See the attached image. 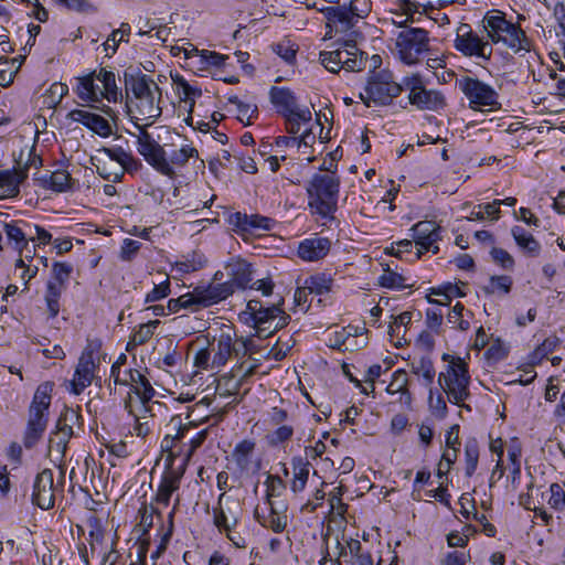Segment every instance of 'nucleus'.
Returning <instances> with one entry per match:
<instances>
[{"mask_svg": "<svg viewBox=\"0 0 565 565\" xmlns=\"http://www.w3.org/2000/svg\"><path fill=\"white\" fill-rule=\"evenodd\" d=\"M160 324L159 320H152L147 323H141L135 333L131 335L127 350L129 351L130 345L137 347L148 342L154 333V329Z\"/></svg>", "mask_w": 565, "mask_h": 565, "instance_id": "a19ab883", "label": "nucleus"}, {"mask_svg": "<svg viewBox=\"0 0 565 565\" xmlns=\"http://www.w3.org/2000/svg\"><path fill=\"white\" fill-rule=\"evenodd\" d=\"M306 189L309 206L324 218L332 217L338 207L339 177L333 172L316 173Z\"/></svg>", "mask_w": 565, "mask_h": 565, "instance_id": "39448f33", "label": "nucleus"}, {"mask_svg": "<svg viewBox=\"0 0 565 565\" xmlns=\"http://www.w3.org/2000/svg\"><path fill=\"white\" fill-rule=\"evenodd\" d=\"M53 388L54 383L47 381L40 384L33 395L23 435V446L26 449L34 448L46 430Z\"/></svg>", "mask_w": 565, "mask_h": 565, "instance_id": "20e7f679", "label": "nucleus"}, {"mask_svg": "<svg viewBox=\"0 0 565 565\" xmlns=\"http://www.w3.org/2000/svg\"><path fill=\"white\" fill-rule=\"evenodd\" d=\"M286 119V130L288 134L295 136L300 131L301 122H309L311 120V111L308 108L297 110L296 114H288L284 116Z\"/></svg>", "mask_w": 565, "mask_h": 565, "instance_id": "a18cd8bd", "label": "nucleus"}, {"mask_svg": "<svg viewBox=\"0 0 565 565\" xmlns=\"http://www.w3.org/2000/svg\"><path fill=\"white\" fill-rule=\"evenodd\" d=\"M218 295L220 294L215 292L213 288L207 290L205 286H196L192 291L181 295L178 298L170 299L166 308L169 313L179 312L181 309L198 312L218 303Z\"/></svg>", "mask_w": 565, "mask_h": 565, "instance_id": "4468645a", "label": "nucleus"}, {"mask_svg": "<svg viewBox=\"0 0 565 565\" xmlns=\"http://www.w3.org/2000/svg\"><path fill=\"white\" fill-rule=\"evenodd\" d=\"M170 426H173V428L177 430L175 435L171 439V443H174L185 438L189 430L193 427H196V424L194 420H190L188 424H182L181 417L174 416L170 422Z\"/></svg>", "mask_w": 565, "mask_h": 565, "instance_id": "052dcab7", "label": "nucleus"}, {"mask_svg": "<svg viewBox=\"0 0 565 565\" xmlns=\"http://www.w3.org/2000/svg\"><path fill=\"white\" fill-rule=\"evenodd\" d=\"M76 93L81 99L89 103H99L104 98L109 103H116L122 98L115 74L105 68L78 78Z\"/></svg>", "mask_w": 565, "mask_h": 565, "instance_id": "423d86ee", "label": "nucleus"}, {"mask_svg": "<svg viewBox=\"0 0 565 565\" xmlns=\"http://www.w3.org/2000/svg\"><path fill=\"white\" fill-rule=\"evenodd\" d=\"M294 344L295 341L291 339V337L286 341L279 338L275 345L270 349L268 356L275 361H281L287 356Z\"/></svg>", "mask_w": 565, "mask_h": 565, "instance_id": "4d7b16f0", "label": "nucleus"}, {"mask_svg": "<svg viewBox=\"0 0 565 565\" xmlns=\"http://www.w3.org/2000/svg\"><path fill=\"white\" fill-rule=\"evenodd\" d=\"M333 52L341 53L342 68L349 72H359L365 67L366 56L360 51L353 40H345L342 47L334 50Z\"/></svg>", "mask_w": 565, "mask_h": 565, "instance_id": "5701e85b", "label": "nucleus"}, {"mask_svg": "<svg viewBox=\"0 0 565 565\" xmlns=\"http://www.w3.org/2000/svg\"><path fill=\"white\" fill-rule=\"evenodd\" d=\"M413 238L418 246L415 258L418 259L426 252L437 254L439 247L437 242L440 239V226L433 221H420L413 227Z\"/></svg>", "mask_w": 565, "mask_h": 565, "instance_id": "f3484780", "label": "nucleus"}, {"mask_svg": "<svg viewBox=\"0 0 565 565\" xmlns=\"http://www.w3.org/2000/svg\"><path fill=\"white\" fill-rule=\"evenodd\" d=\"M266 486V504L277 502L275 499L282 495L286 490L285 481L277 475H267L265 480Z\"/></svg>", "mask_w": 565, "mask_h": 565, "instance_id": "37998d69", "label": "nucleus"}, {"mask_svg": "<svg viewBox=\"0 0 565 565\" xmlns=\"http://www.w3.org/2000/svg\"><path fill=\"white\" fill-rule=\"evenodd\" d=\"M291 467L294 478L291 480L290 489L294 493H299L305 490L308 482L310 462L307 458L295 456L291 459Z\"/></svg>", "mask_w": 565, "mask_h": 565, "instance_id": "c756f323", "label": "nucleus"}, {"mask_svg": "<svg viewBox=\"0 0 565 565\" xmlns=\"http://www.w3.org/2000/svg\"><path fill=\"white\" fill-rule=\"evenodd\" d=\"M348 546L350 557L345 559V565H374L371 552L364 550L359 540L349 537Z\"/></svg>", "mask_w": 565, "mask_h": 565, "instance_id": "2f4dec72", "label": "nucleus"}, {"mask_svg": "<svg viewBox=\"0 0 565 565\" xmlns=\"http://www.w3.org/2000/svg\"><path fill=\"white\" fill-rule=\"evenodd\" d=\"M131 391L140 398L142 407L148 412L147 404L152 399L156 392L149 380L137 370H129Z\"/></svg>", "mask_w": 565, "mask_h": 565, "instance_id": "cd10ccee", "label": "nucleus"}, {"mask_svg": "<svg viewBox=\"0 0 565 565\" xmlns=\"http://www.w3.org/2000/svg\"><path fill=\"white\" fill-rule=\"evenodd\" d=\"M305 288L312 295L321 296L331 290L333 279L324 273H319L307 277L305 280Z\"/></svg>", "mask_w": 565, "mask_h": 565, "instance_id": "4c0bfd02", "label": "nucleus"}, {"mask_svg": "<svg viewBox=\"0 0 565 565\" xmlns=\"http://www.w3.org/2000/svg\"><path fill=\"white\" fill-rule=\"evenodd\" d=\"M443 360L448 362V365L445 372L439 373L438 383L447 394L449 402L460 405L470 396L468 364L463 359L447 353L443 355Z\"/></svg>", "mask_w": 565, "mask_h": 565, "instance_id": "0eeeda50", "label": "nucleus"}, {"mask_svg": "<svg viewBox=\"0 0 565 565\" xmlns=\"http://www.w3.org/2000/svg\"><path fill=\"white\" fill-rule=\"evenodd\" d=\"M181 473L172 470L164 473L156 494L157 503L167 507L170 502L172 493L179 489Z\"/></svg>", "mask_w": 565, "mask_h": 565, "instance_id": "c85d7f7f", "label": "nucleus"}, {"mask_svg": "<svg viewBox=\"0 0 565 565\" xmlns=\"http://www.w3.org/2000/svg\"><path fill=\"white\" fill-rule=\"evenodd\" d=\"M81 414L73 408L65 407L57 418L55 429L62 434L73 436V427L78 423Z\"/></svg>", "mask_w": 565, "mask_h": 565, "instance_id": "79ce46f5", "label": "nucleus"}, {"mask_svg": "<svg viewBox=\"0 0 565 565\" xmlns=\"http://www.w3.org/2000/svg\"><path fill=\"white\" fill-rule=\"evenodd\" d=\"M388 394L401 393L399 402L406 405L412 403V394L408 390V376L405 370H396L392 375V381L386 387Z\"/></svg>", "mask_w": 565, "mask_h": 565, "instance_id": "7c9ffc66", "label": "nucleus"}, {"mask_svg": "<svg viewBox=\"0 0 565 565\" xmlns=\"http://www.w3.org/2000/svg\"><path fill=\"white\" fill-rule=\"evenodd\" d=\"M465 307L461 302H457L447 315V321L461 331L470 328L468 320L463 319Z\"/></svg>", "mask_w": 565, "mask_h": 565, "instance_id": "8fccbe9b", "label": "nucleus"}, {"mask_svg": "<svg viewBox=\"0 0 565 565\" xmlns=\"http://www.w3.org/2000/svg\"><path fill=\"white\" fill-rule=\"evenodd\" d=\"M377 282L383 288L405 289L413 286L408 282V278L393 270L390 265L383 269V274L379 276Z\"/></svg>", "mask_w": 565, "mask_h": 565, "instance_id": "72a5a7b5", "label": "nucleus"}, {"mask_svg": "<svg viewBox=\"0 0 565 565\" xmlns=\"http://www.w3.org/2000/svg\"><path fill=\"white\" fill-rule=\"evenodd\" d=\"M254 450L255 443L249 439H244L235 446L232 457L241 471L248 470Z\"/></svg>", "mask_w": 565, "mask_h": 565, "instance_id": "c9c22d12", "label": "nucleus"}, {"mask_svg": "<svg viewBox=\"0 0 565 565\" xmlns=\"http://www.w3.org/2000/svg\"><path fill=\"white\" fill-rule=\"evenodd\" d=\"M237 118L241 122L250 125V120L254 116H257L258 109L256 105L243 102L237 107Z\"/></svg>", "mask_w": 565, "mask_h": 565, "instance_id": "69168bd1", "label": "nucleus"}, {"mask_svg": "<svg viewBox=\"0 0 565 565\" xmlns=\"http://www.w3.org/2000/svg\"><path fill=\"white\" fill-rule=\"evenodd\" d=\"M328 25H333L337 32H347L356 23L358 19L347 6L328 7L323 10Z\"/></svg>", "mask_w": 565, "mask_h": 565, "instance_id": "b1692460", "label": "nucleus"}, {"mask_svg": "<svg viewBox=\"0 0 565 565\" xmlns=\"http://www.w3.org/2000/svg\"><path fill=\"white\" fill-rule=\"evenodd\" d=\"M456 85L469 100V107L473 110L487 107L494 110L500 107L499 94L489 84L477 77L462 75L456 79Z\"/></svg>", "mask_w": 565, "mask_h": 565, "instance_id": "9b49d317", "label": "nucleus"}, {"mask_svg": "<svg viewBox=\"0 0 565 565\" xmlns=\"http://www.w3.org/2000/svg\"><path fill=\"white\" fill-rule=\"evenodd\" d=\"M395 9L391 12L396 17H405L414 19V14L418 12L419 4L411 0H395Z\"/></svg>", "mask_w": 565, "mask_h": 565, "instance_id": "13d9d810", "label": "nucleus"}, {"mask_svg": "<svg viewBox=\"0 0 565 565\" xmlns=\"http://www.w3.org/2000/svg\"><path fill=\"white\" fill-rule=\"evenodd\" d=\"M269 97L277 113L282 116L296 114L297 110H300L297 106V98L289 88L273 86Z\"/></svg>", "mask_w": 565, "mask_h": 565, "instance_id": "393cba45", "label": "nucleus"}, {"mask_svg": "<svg viewBox=\"0 0 565 565\" xmlns=\"http://www.w3.org/2000/svg\"><path fill=\"white\" fill-rule=\"evenodd\" d=\"M125 409H127L129 414L135 417L136 424L134 426V434H136L138 437H146L150 433L149 424L148 422H140V417L134 413L130 396L125 399Z\"/></svg>", "mask_w": 565, "mask_h": 565, "instance_id": "e2e57ef3", "label": "nucleus"}, {"mask_svg": "<svg viewBox=\"0 0 565 565\" xmlns=\"http://www.w3.org/2000/svg\"><path fill=\"white\" fill-rule=\"evenodd\" d=\"M330 248L331 241L328 237L313 236L299 243L297 254L305 262H318L329 254Z\"/></svg>", "mask_w": 565, "mask_h": 565, "instance_id": "412c9836", "label": "nucleus"}, {"mask_svg": "<svg viewBox=\"0 0 565 565\" xmlns=\"http://www.w3.org/2000/svg\"><path fill=\"white\" fill-rule=\"evenodd\" d=\"M479 460V444L476 438H469L465 444V475L471 477L478 466Z\"/></svg>", "mask_w": 565, "mask_h": 565, "instance_id": "ea45409f", "label": "nucleus"}, {"mask_svg": "<svg viewBox=\"0 0 565 565\" xmlns=\"http://www.w3.org/2000/svg\"><path fill=\"white\" fill-rule=\"evenodd\" d=\"M227 281L222 284H209L207 290H215L218 295V302L227 299L236 289H246L253 281L252 264L239 257L231 258L225 265Z\"/></svg>", "mask_w": 565, "mask_h": 565, "instance_id": "9d476101", "label": "nucleus"}, {"mask_svg": "<svg viewBox=\"0 0 565 565\" xmlns=\"http://www.w3.org/2000/svg\"><path fill=\"white\" fill-rule=\"evenodd\" d=\"M412 321V313L404 311L398 316L394 317L393 321L388 326V333L391 337L398 335L401 327H406Z\"/></svg>", "mask_w": 565, "mask_h": 565, "instance_id": "774afa93", "label": "nucleus"}, {"mask_svg": "<svg viewBox=\"0 0 565 565\" xmlns=\"http://www.w3.org/2000/svg\"><path fill=\"white\" fill-rule=\"evenodd\" d=\"M404 89L408 92V103L419 110H439L446 106L444 95L434 89H426L419 74L403 78Z\"/></svg>", "mask_w": 565, "mask_h": 565, "instance_id": "ddd939ff", "label": "nucleus"}, {"mask_svg": "<svg viewBox=\"0 0 565 565\" xmlns=\"http://www.w3.org/2000/svg\"><path fill=\"white\" fill-rule=\"evenodd\" d=\"M125 87L126 93H132L136 99V108L138 116H134L137 120H147V126L152 125L162 114L159 106L162 92L161 88L153 82V79L140 72L131 73L125 71Z\"/></svg>", "mask_w": 565, "mask_h": 565, "instance_id": "f03ea898", "label": "nucleus"}, {"mask_svg": "<svg viewBox=\"0 0 565 565\" xmlns=\"http://www.w3.org/2000/svg\"><path fill=\"white\" fill-rule=\"evenodd\" d=\"M26 175L24 170H0V198L17 196Z\"/></svg>", "mask_w": 565, "mask_h": 565, "instance_id": "bb28decb", "label": "nucleus"}, {"mask_svg": "<svg viewBox=\"0 0 565 565\" xmlns=\"http://www.w3.org/2000/svg\"><path fill=\"white\" fill-rule=\"evenodd\" d=\"M558 342H559V340L556 337H550V338L545 339L543 341V343L541 345H539L535 349V351L533 352L532 362L537 363V362L542 361L544 358H546L550 353H552L556 349Z\"/></svg>", "mask_w": 565, "mask_h": 565, "instance_id": "864d4df0", "label": "nucleus"}, {"mask_svg": "<svg viewBox=\"0 0 565 565\" xmlns=\"http://www.w3.org/2000/svg\"><path fill=\"white\" fill-rule=\"evenodd\" d=\"M170 280L167 278L160 284L154 285L153 289L146 295L145 302H156L170 295Z\"/></svg>", "mask_w": 565, "mask_h": 565, "instance_id": "bf43d9fd", "label": "nucleus"}, {"mask_svg": "<svg viewBox=\"0 0 565 565\" xmlns=\"http://www.w3.org/2000/svg\"><path fill=\"white\" fill-rule=\"evenodd\" d=\"M213 350L212 369L225 365L232 353H237V350L233 347L232 338L228 334H222L217 341L216 349Z\"/></svg>", "mask_w": 565, "mask_h": 565, "instance_id": "473e14b6", "label": "nucleus"}, {"mask_svg": "<svg viewBox=\"0 0 565 565\" xmlns=\"http://www.w3.org/2000/svg\"><path fill=\"white\" fill-rule=\"evenodd\" d=\"M231 223L241 231L252 232L254 230L268 231L273 227L274 221L258 214L247 215L245 213L236 212L231 216Z\"/></svg>", "mask_w": 565, "mask_h": 565, "instance_id": "a878e982", "label": "nucleus"}, {"mask_svg": "<svg viewBox=\"0 0 565 565\" xmlns=\"http://www.w3.org/2000/svg\"><path fill=\"white\" fill-rule=\"evenodd\" d=\"M43 186L54 192H66L71 189L72 178L65 170H57L42 179Z\"/></svg>", "mask_w": 565, "mask_h": 565, "instance_id": "e433bc0d", "label": "nucleus"}, {"mask_svg": "<svg viewBox=\"0 0 565 565\" xmlns=\"http://www.w3.org/2000/svg\"><path fill=\"white\" fill-rule=\"evenodd\" d=\"M395 45L403 63L417 64L429 50L428 32L422 28L405 29L398 33Z\"/></svg>", "mask_w": 565, "mask_h": 565, "instance_id": "f8f14e48", "label": "nucleus"}, {"mask_svg": "<svg viewBox=\"0 0 565 565\" xmlns=\"http://www.w3.org/2000/svg\"><path fill=\"white\" fill-rule=\"evenodd\" d=\"M482 23L493 43L502 42L514 53L533 50V41L526 35L525 31L521 29L519 23L508 21L504 13L500 11L488 12Z\"/></svg>", "mask_w": 565, "mask_h": 565, "instance_id": "7ed1b4c3", "label": "nucleus"}, {"mask_svg": "<svg viewBox=\"0 0 565 565\" xmlns=\"http://www.w3.org/2000/svg\"><path fill=\"white\" fill-rule=\"evenodd\" d=\"M551 497L548 499L550 507L555 511L565 510V491L558 483H552L550 486Z\"/></svg>", "mask_w": 565, "mask_h": 565, "instance_id": "6e6d98bb", "label": "nucleus"}, {"mask_svg": "<svg viewBox=\"0 0 565 565\" xmlns=\"http://www.w3.org/2000/svg\"><path fill=\"white\" fill-rule=\"evenodd\" d=\"M68 117L76 122L86 126L88 129L99 135L100 137H108L111 135V126L100 115L83 110L74 109L68 114Z\"/></svg>", "mask_w": 565, "mask_h": 565, "instance_id": "4be33fe9", "label": "nucleus"}, {"mask_svg": "<svg viewBox=\"0 0 565 565\" xmlns=\"http://www.w3.org/2000/svg\"><path fill=\"white\" fill-rule=\"evenodd\" d=\"M512 278L510 276H492L488 285L482 287L484 294L488 295H508L512 288Z\"/></svg>", "mask_w": 565, "mask_h": 565, "instance_id": "c03bdc74", "label": "nucleus"}, {"mask_svg": "<svg viewBox=\"0 0 565 565\" xmlns=\"http://www.w3.org/2000/svg\"><path fill=\"white\" fill-rule=\"evenodd\" d=\"M32 502L42 510L54 507V479L51 469H43L35 477L33 484Z\"/></svg>", "mask_w": 565, "mask_h": 565, "instance_id": "6ab92c4d", "label": "nucleus"}, {"mask_svg": "<svg viewBox=\"0 0 565 565\" xmlns=\"http://www.w3.org/2000/svg\"><path fill=\"white\" fill-rule=\"evenodd\" d=\"M94 353L93 344H88L79 358L72 381V392L76 395H79L93 382L96 369Z\"/></svg>", "mask_w": 565, "mask_h": 565, "instance_id": "a211bd4d", "label": "nucleus"}, {"mask_svg": "<svg viewBox=\"0 0 565 565\" xmlns=\"http://www.w3.org/2000/svg\"><path fill=\"white\" fill-rule=\"evenodd\" d=\"M269 514L267 516L259 513L258 507L254 510L255 520L264 527L270 529L275 533H281L287 527L288 516L286 514L287 505L280 501L268 505Z\"/></svg>", "mask_w": 565, "mask_h": 565, "instance_id": "aec40b11", "label": "nucleus"}, {"mask_svg": "<svg viewBox=\"0 0 565 565\" xmlns=\"http://www.w3.org/2000/svg\"><path fill=\"white\" fill-rule=\"evenodd\" d=\"M274 52L278 54L284 61L291 64L296 60L297 47L288 42H281L273 46Z\"/></svg>", "mask_w": 565, "mask_h": 565, "instance_id": "0e129e2a", "label": "nucleus"}, {"mask_svg": "<svg viewBox=\"0 0 565 565\" xmlns=\"http://www.w3.org/2000/svg\"><path fill=\"white\" fill-rule=\"evenodd\" d=\"M206 264V258L203 254L193 252L182 256V258L174 264V268L181 274H190L202 269Z\"/></svg>", "mask_w": 565, "mask_h": 565, "instance_id": "58836bf2", "label": "nucleus"}, {"mask_svg": "<svg viewBox=\"0 0 565 565\" xmlns=\"http://www.w3.org/2000/svg\"><path fill=\"white\" fill-rule=\"evenodd\" d=\"M404 89V84H398L393 79V75L385 70L372 72L364 87V92L360 94L363 103L370 107L371 104L387 106Z\"/></svg>", "mask_w": 565, "mask_h": 565, "instance_id": "1a4fd4ad", "label": "nucleus"}, {"mask_svg": "<svg viewBox=\"0 0 565 565\" xmlns=\"http://www.w3.org/2000/svg\"><path fill=\"white\" fill-rule=\"evenodd\" d=\"M73 271L72 265L62 262H55L52 266V275L54 282L65 288V282L68 280Z\"/></svg>", "mask_w": 565, "mask_h": 565, "instance_id": "5fc2aeb1", "label": "nucleus"}, {"mask_svg": "<svg viewBox=\"0 0 565 565\" xmlns=\"http://www.w3.org/2000/svg\"><path fill=\"white\" fill-rule=\"evenodd\" d=\"M97 157H105L104 159L111 164L113 162H117L119 166L122 163L124 159L127 158V152L121 147L115 148H102L98 150Z\"/></svg>", "mask_w": 565, "mask_h": 565, "instance_id": "680f3d73", "label": "nucleus"}, {"mask_svg": "<svg viewBox=\"0 0 565 565\" xmlns=\"http://www.w3.org/2000/svg\"><path fill=\"white\" fill-rule=\"evenodd\" d=\"M141 247V243L135 239L126 238L122 243L120 250V258L122 260H131Z\"/></svg>", "mask_w": 565, "mask_h": 565, "instance_id": "338daca9", "label": "nucleus"}, {"mask_svg": "<svg viewBox=\"0 0 565 565\" xmlns=\"http://www.w3.org/2000/svg\"><path fill=\"white\" fill-rule=\"evenodd\" d=\"M294 435V428L289 425H281L276 430L267 435L268 445L277 447L278 445L288 441Z\"/></svg>", "mask_w": 565, "mask_h": 565, "instance_id": "3c124183", "label": "nucleus"}, {"mask_svg": "<svg viewBox=\"0 0 565 565\" xmlns=\"http://www.w3.org/2000/svg\"><path fill=\"white\" fill-rule=\"evenodd\" d=\"M512 236L520 248L531 256H537L541 249L540 243L523 227L514 226L511 231Z\"/></svg>", "mask_w": 565, "mask_h": 565, "instance_id": "f704fd0d", "label": "nucleus"}, {"mask_svg": "<svg viewBox=\"0 0 565 565\" xmlns=\"http://www.w3.org/2000/svg\"><path fill=\"white\" fill-rule=\"evenodd\" d=\"M241 512L242 509L237 500L225 499V492L220 494L217 507L213 510L214 525L232 541L230 532L237 525Z\"/></svg>", "mask_w": 565, "mask_h": 565, "instance_id": "dca6fc26", "label": "nucleus"}, {"mask_svg": "<svg viewBox=\"0 0 565 565\" xmlns=\"http://www.w3.org/2000/svg\"><path fill=\"white\" fill-rule=\"evenodd\" d=\"M455 47L465 56L481 58L484 62L490 61L492 55V45L480 38L469 24L461 23L457 28Z\"/></svg>", "mask_w": 565, "mask_h": 565, "instance_id": "2eb2a0df", "label": "nucleus"}, {"mask_svg": "<svg viewBox=\"0 0 565 565\" xmlns=\"http://www.w3.org/2000/svg\"><path fill=\"white\" fill-rule=\"evenodd\" d=\"M3 231L9 241H13L15 243V247L21 253L22 249L28 245V241L25 238V233L18 225L17 222L4 223Z\"/></svg>", "mask_w": 565, "mask_h": 565, "instance_id": "09e8293b", "label": "nucleus"}, {"mask_svg": "<svg viewBox=\"0 0 565 565\" xmlns=\"http://www.w3.org/2000/svg\"><path fill=\"white\" fill-rule=\"evenodd\" d=\"M412 372L416 375H422L427 386L431 385L436 374L434 363L427 356H423L417 362H414L412 364Z\"/></svg>", "mask_w": 565, "mask_h": 565, "instance_id": "49530a36", "label": "nucleus"}, {"mask_svg": "<svg viewBox=\"0 0 565 565\" xmlns=\"http://www.w3.org/2000/svg\"><path fill=\"white\" fill-rule=\"evenodd\" d=\"M93 166L96 167L97 173L105 180H111L113 182H119L124 177L122 169L111 170L109 162L103 157H93Z\"/></svg>", "mask_w": 565, "mask_h": 565, "instance_id": "de8ad7c7", "label": "nucleus"}, {"mask_svg": "<svg viewBox=\"0 0 565 565\" xmlns=\"http://www.w3.org/2000/svg\"><path fill=\"white\" fill-rule=\"evenodd\" d=\"M319 60L321 64L332 73H338L340 70H342L341 62V53L340 52H333V51H323L319 54Z\"/></svg>", "mask_w": 565, "mask_h": 565, "instance_id": "603ef678", "label": "nucleus"}, {"mask_svg": "<svg viewBox=\"0 0 565 565\" xmlns=\"http://www.w3.org/2000/svg\"><path fill=\"white\" fill-rule=\"evenodd\" d=\"M281 305L282 301L264 307L262 301L256 299L247 302V310L252 316L258 338H267L289 323L290 316L284 311Z\"/></svg>", "mask_w": 565, "mask_h": 565, "instance_id": "6e6552de", "label": "nucleus"}, {"mask_svg": "<svg viewBox=\"0 0 565 565\" xmlns=\"http://www.w3.org/2000/svg\"><path fill=\"white\" fill-rule=\"evenodd\" d=\"M139 134H131L137 138V151L145 160L161 174L174 179L177 170L183 168L191 158H198V150L191 145L184 143L178 149L167 150L166 146L157 142L147 129L135 124Z\"/></svg>", "mask_w": 565, "mask_h": 565, "instance_id": "f257e3e1", "label": "nucleus"}]
</instances>
